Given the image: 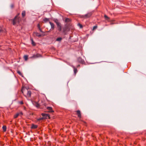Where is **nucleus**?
<instances>
[{
    "instance_id": "nucleus-1",
    "label": "nucleus",
    "mask_w": 146,
    "mask_h": 146,
    "mask_svg": "<svg viewBox=\"0 0 146 146\" xmlns=\"http://www.w3.org/2000/svg\"><path fill=\"white\" fill-rule=\"evenodd\" d=\"M22 93L24 96L27 98H29L31 96V91L25 88H22L21 90Z\"/></svg>"
},
{
    "instance_id": "nucleus-2",
    "label": "nucleus",
    "mask_w": 146,
    "mask_h": 146,
    "mask_svg": "<svg viewBox=\"0 0 146 146\" xmlns=\"http://www.w3.org/2000/svg\"><path fill=\"white\" fill-rule=\"evenodd\" d=\"M19 14H18L15 17L14 19L13 20V25H15L17 24H18L20 21V19L19 15Z\"/></svg>"
},
{
    "instance_id": "nucleus-3",
    "label": "nucleus",
    "mask_w": 146,
    "mask_h": 146,
    "mask_svg": "<svg viewBox=\"0 0 146 146\" xmlns=\"http://www.w3.org/2000/svg\"><path fill=\"white\" fill-rule=\"evenodd\" d=\"M46 104L43 102H42L41 103H40V102H37L36 104V106L37 108H40V106H43V107H46Z\"/></svg>"
},
{
    "instance_id": "nucleus-4",
    "label": "nucleus",
    "mask_w": 146,
    "mask_h": 146,
    "mask_svg": "<svg viewBox=\"0 0 146 146\" xmlns=\"http://www.w3.org/2000/svg\"><path fill=\"white\" fill-rule=\"evenodd\" d=\"M92 15V13L91 12H90L88 13L87 14L85 15H83L82 17L83 18L85 19H86L90 17Z\"/></svg>"
},
{
    "instance_id": "nucleus-5",
    "label": "nucleus",
    "mask_w": 146,
    "mask_h": 146,
    "mask_svg": "<svg viewBox=\"0 0 146 146\" xmlns=\"http://www.w3.org/2000/svg\"><path fill=\"white\" fill-rule=\"evenodd\" d=\"M41 56L40 54H36L33 55L31 58H35L40 57Z\"/></svg>"
},
{
    "instance_id": "nucleus-6",
    "label": "nucleus",
    "mask_w": 146,
    "mask_h": 146,
    "mask_svg": "<svg viewBox=\"0 0 146 146\" xmlns=\"http://www.w3.org/2000/svg\"><path fill=\"white\" fill-rule=\"evenodd\" d=\"M76 112L77 113V114L78 115V117L80 119L81 117V115L80 111L79 110H77L76 111Z\"/></svg>"
},
{
    "instance_id": "nucleus-7",
    "label": "nucleus",
    "mask_w": 146,
    "mask_h": 146,
    "mask_svg": "<svg viewBox=\"0 0 146 146\" xmlns=\"http://www.w3.org/2000/svg\"><path fill=\"white\" fill-rule=\"evenodd\" d=\"M41 115L44 118V119L47 118V117H49V116L48 114L45 113H42Z\"/></svg>"
},
{
    "instance_id": "nucleus-8",
    "label": "nucleus",
    "mask_w": 146,
    "mask_h": 146,
    "mask_svg": "<svg viewBox=\"0 0 146 146\" xmlns=\"http://www.w3.org/2000/svg\"><path fill=\"white\" fill-rule=\"evenodd\" d=\"M77 60L80 63H82L83 62V60H82V58H81L80 57H78V58Z\"/></svg>"
},
{
    "instance_id": "nucleus-9",
    "label": "nucleus",
    "mask_w": 146,
    "mask_h": 146,
    "mask_svg": "<svg viewBox=\"0 0 146 146\" xmlns=\"http://www.w3.org/2000/svg\"><path fill=\"white\" fill-rule=\"evenodd\" d=\"M38 126L36 125H35L34 124H33L31 126V128L33 129H35L37 128Z\"/></svg>"
},
{
    "instance_id": "nucleus-10",
    "label": "nucleus",
    "mask_w": 146,
    "mask_h": 146,
    "mask_svg": "<svg viewBox=\"0 0 146 146\" xmlns=\"http://www.w3.org/2000/svg\"><path fill=\"white\" fill-rule=\"evenodd\" d=\"M46 108L50 112H53L54 111H53L52 110V108L51 107H47Z\"/></svg>"
},
{
    "instance_id": "nucleus-11",
    "label": "nucleus",
    "mask_w": 146,
    "mask_h": 146,
    "mask_svg": "<svg viewBox=\"0 0 146 146\" xmlns=\"http://www.w3.org/2000/svg\"><path fill=\"white\" fill-rule=\"evenodd\" d=\"M54 22L56 23L57 26L60 24V23L58 22V20L57 19H55L54 20Z\"/></svg>"
},
{
    "instance_id": "nucleus-12",
    "label": "nucleus",
    "mask_w": 146,
    "mask_h": 146,
    "mask_svg": "<svg viewBox=\"0 0 146 146\" xmlns=\"http://www.w3.org/2000/svg\"><path fill=\"white\" fill-rule=\"evenodd\" d=\"M57 27L58 28V30L59 31H60L62 30V27L61 25V24H60L58 25L57 26Z\"/></svg>"
},
{
    "instance_id": "nucleus-13",
    "label": "nucleus",
    "mask_w": 146,
    "mask_h": 146,
    "mask_svg": "<svg viewBox=\"0 0 146 146\" xmlns=\"http://www.w3.org/2000/svg\"><path fill=\"white\" fill-rule=\"evenodd\" d=\"M49 23L50 24L51 27V28L53 29H54V24L50 22H49Z\"/></svg>"
},
{
    "instance_id": "nucleus-14",
    "label": "nucleus",
    "mask_w": 146,
    "mask_h": 146,
    "mask_svg": "<svg viewBox=\"0 0 146 146\" xmlns=\"http://www.w3.org/2000/svg\"><path fill=\"white\" fill-rule=\"evenodd\" d=\"M104 17L106 20L108 21H109L110 18L108 17L106 15H105L104 16Z\"/></svg>"
},
{
    "instance_id": "nucleus-15",
    "label": "nucleus",
    "mask_w": 146,
    "mask_h": 146,
    "mask_svg": "<svg viewBox=\"0 0 146 146\" xmlns=\"http://www.w3.org/2000/svg\"><path fill=\"white\" fill-rule=\"evenodd\" d=\"M73 67L74 68V73L76 75V74L77 72V69L75 68L74 66Z\"/></svg>"
},
{
    "instance_id": "nucleus-16",
    "label": "nucleus",
    "mask_w": 146,
    "mask_h": 146,
    "mask_svg": "<svg viewBox=\"0 0 146 146\" xmlns=\"http://www.w3.org/2000/svg\"><path fill=\"white\" fill-rule=\"evenodd\" d=\"M2 128L4 131H6V126L5 125H4L2 127Z\"/></svg>"
},
{
    "instance_id": "nucleus-17",
    "label": "nucleus",
    "mask_w": 146,
    "mask_h": 146,
    "mask_svg": "<svg viewBox=\"0 0 146 146\" xmlns=\"http://www.w3.org/2000/svg\"><path fill=\"white\" fill-rule=\"evenodd\" d=\"M22 15L23 17H24L25 15V11H23L22 13Z\"/></svg>"
},
{
    "instance_id": "nucleus-18",
    "label": "nucleus",
    "mask_w": 146,
    "mask_h": 146,
    "mask_svg": "<svg viewBox=\"0 0 146 146\" xmlns=\"http://www.w3.org/2000/svg\"><path fill=\"white\" fill-rule=\"evenodd\" d=\"M28 56L27 55H25L24 56V59L25 61H26L27 60L28 58Z\"/></svg>"
},
{
    "instance_id": "nucleus-19",
    "label": "nucleus",
    "mask_w": 146,
    "mask_h": 146,
    "mask_svg": "<svg viewBox=\"0 0 146 146\" xmlns=\"http://www.w3.org/2000/svg\"><path fill=\"white\" fill-rule=\"evenodd\" d=\"M43 20L45 22H46L49 21V19L45 18L43 19Z\"/></svg>"
},
{
    "instance_id": "nucleus-20",
    "label": "nucleus",
    "mask_w": 146,
    "mask_h": 146,
    "mask_svg": "<svg viewBox=\"0 0 146 146\" xmlns=\"http://www.w3.org/2000/svg\"><path fill=\"white\" fill-rule=\"evenodd\" d=\"M44 119V117H41V118H37V121H40L41 120H42Z\"/></svg>"
},
{
    "instance_id": "nucleus-21",
    "label": "nucleus",
    "mask_w": 146,
    "mask_h": 146,
    "mask_svg": "<svg viewBox=\"0 0 146 146\" xmlns=\"http://www.w3.org/2000/svg\"><path fill=\"white\" fill-rule=\"evenodd\" d=\"M19 116H21L23 115V113L22 111H20L18 113Z\"/></svg>"
},
{
    "instance_id": "nucleus-22",
    "label": "nucleus",
    "mask_w": 146,
    "mask_h": 146,
    "mask_svg": "<svg viewBox=\"0 0 146 146\" xmlns=\"http://www.w3.org/2000/svg\"><path fill=\"white\" fill-rule=\"evenodd\" d=\"M62 39V38L61 37H59L58 38H57L56 39V40L58 41H60Z\"/></svg>"
},
{
    "instance_id": "nucleus-23",
    "label": "nucleus",
    "mask_w": 146,
    "mask_h": 146,
    "mask_svg": "<svg viewBox=\"0 0 146 146\" xmlns=\"http://www.w3.org/2000/svg\"><path fill=\"white\" fill-rule=\"evenodd\" d=\"M19 116V114L18 113H17L14 116V118H17Z\"/></svg>"
},
{
    "instance_id": "nucleus-24",
    "label": "nucleus",
    "mask_w": 146,
    "mask_h": 146,
    "mask_svg": "<svg viewBox=\"0 0 146 146\" xmlns=\"http://www.w3.org/2000/svg\"><path fill=\"white\" fill-rule=\"evenodd\" d=\"M31 41H32V44H33V45L35 46V42L33 41V40L32 39H31Z\"/></svg>"
},
{
    "instance_id": "nucleus-25",
    "label": "nucleus",
    "mask_w": 146,
    "mask_h": 146,
    "mask_svg": "<svg viewBox=\"0 0 146 146\" xmlns=\"http://www.w3.org/2000/svg\"><path fill=\"white\" fill-rule=\"evenodd\" d=\"M18 103L19 104L21 105H22L24 104L23 101H19Z\"/></svg>"
},
{
    "instance_id": "nucleus-26",
    "label": "nucleus",
    "mask_w": 146,
    "mask_h": 146,
    "mask_svg": "<svg viewBox=\"0 0 146 146\" xmlns=\"http://www.w3.org/2000/svg\"><path fill=\"white\" fill-rule=\"evenodd\" d=\"M36 35L37 36H41V35L40 34L38 33H36Z\"/></svg>"
},
{
    "instance_id": "nucleus-27",
    "label": "nucleus",
    "mask_w": 146,
    "mask_h": 146,
    "mask_svg": "<svg viewBox=\"0 0 146 146\" xmlns=\"http://www.w3.org/2000/svg\"><path fill=\"white\" fill-rule=\"evenodd\" d=\"M17 72L20 75H21V76L22 75V74L21 73V72L20 71H17Z\"/></svg>"
},
{
    "instance_id": "nucleus-28",
    "label": "nucleus",
    "mask_w": 146,
    "mask_h": 146,
    "mask_svg": "<svg viewBox=\"0 0 146 146\" xmlns=\"http://www.w3.org/2000/svg\"><path fill=\"white\" fill-rule=\"evenodd\" d=\"M97 28V26H94L93 28V30H94L95 29H96Z\"/></svg>"
},
{
    "instance_id": "nucleus-29",
    "label": "nucleus",
    "mask_w": 146,
    "mask_h": 146,
    "mask_svg": "<svg viewBox=\"0 0 146 146\" xmlns=\"http://www.w3.org/2000/svg\"><path fill=\"white\" fill-rule=\"evenodd\" d=\"M70 21V19L68 18H66L65 20V21L66 22H68Z\"/></svg>"
},
{
    "instance_id": "nucleus-30",
    "label": "nucleus",
    "mask_w": 146,
    "mask_h": 146,
    "mask_svg": "<svg viewBox=\"0 0 146 146\" xmlns=\"http://www.w3.org/2000/svg\"><path fill=\"white\" fill-rule=\"evenodd\" d=\"M78 25L80 26V28H82V25L81 24L79 23L78 24Z\"/></svg>"
},
{
    "instance_id": "nucleus-31",
    "label": "nucleus",
    "mask_w": 146,
    "mask_h": 146,
    "mask_svg": "<svg viewBox=\"0 0 146 146\" xmlns=\"http://www.w3.org/2000/svg\"><path fill=\"white\" fill-rule=\"evenodd\" d=\"M14 7V5L13 4H12L11 5V7L12 8H13Z\"/></svg>"
},
{
    "instance_id": "nucleus-32",
    "label": "nucleus",
    "mask_w": 146,
    "mask_h": 146,
    "mask_svg": "<svg viewBox=\"0 0 146 146\" xmlns=\"http://www.w3.org/2000/svg\"><path fill=\"white\" fill-rule=\"evenodd\" d=\"M80 120L82 121V122H83V123H84L85 124H86V123L84 121H83V120Z\"/></svg>"
},
{
    "instance_id": "nucleus-33",
    "label": "nucleus",
    "mask_w": 146,
    "mask_h": 146,
    "mask_svg": "<svg viewBox=\"0 0 146 146\" xmlns=\"http://www.w3.org/2000/svg\"><path fill=\"white\" fill-rule=\"evenodd\" d=\"M39 30L41 32H42V30H41L40 28V27H39Z\"/></svg>"
},
{
    "instance_id": "nucleus-34",
    "label": "nucleus",
    "mask_w": 146,
    "mask_h": 146,
    "mask_svg": "<svg viewBox=\"0 0 146 146\" xmlns=\"http://www.w3.org/2000/svg\"><path fill=\"white\" fill-rule=\"evenodd\" d=\"M2 31L1 28L0 27V32H1Z\"/></svg>"
},
{
    "instance_id": "nucleus-35",
    "label": "nucleus",
    "mask_w": 146,
    "mask_h": 146,
    "mask_svg": "<svg viewBox=\"0 0 146 146\" xmlns=\"http://www.w3.org/2000/svg\"><path fill=\"white\" fill-rule=\"evenodd\" d=\"M38 26V29H39V27H40V25H39V24H38V26Z\"/></svg>"
},
{
    "instance_id": "nucleus-36",
    "label": "nucleus",
    "mask_w": 146,
    "mask_h": 146,
    "mask_svg": "<svg viewBox=\"0 0 146 146\" xmlns=\"http://www.w3.org/2000/svg\"><path fill=\"white\" fill-rule=\"evenodd\" d=\"M80 66V65H78L77 66V67H78V66Z\"/></svg>"
},
{
    "instance_id": "nucleus-37",
    "label": "nucleus",
    "mask_w": 146,
    "mask_h": 146,
    "mask_svg": "<svg viewBox=\"0 0 146 146\" xmlns=\"http://www.w3.org/2000/svg\"><path fill=\"white\" fill-rule=\"evenodd\" d=\"M1 46H0V47Z\"/></svg>"
}]
</instances>
